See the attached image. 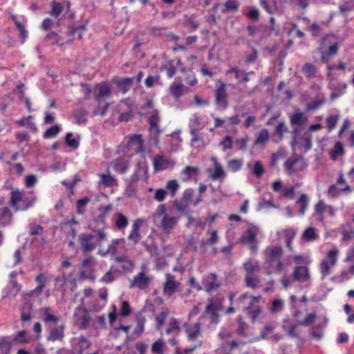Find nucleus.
Segmentation results:
<instances>
[{"label": "nucleus", "instance_id": "57", "mask_svg": "<svg viewBox=\"0 0 354 354\" xmlns=\"http://www.w3.org/2000/svg\"><path fill=\"white\" fill-rule=\"evenodd\" d=\"M60 130L61 129L57 124L52 126L44 132V138L46 139L54 138L58 134Z\"/></svg>", "mask_w": 354, "mask_h": 354}, {"label": "nucleus", "instance_id": "11", "mask_svg": "<svg viewBox=\"0 0 354 354\" xmlns=\"http://www.w3.org/2000/svg\"><path fill=\"white\" fill-rule=\"evenodd\" d=\"M150 283V278L143 272H139L133 277V281H131L130 288L137 287L140 290L147 288Z\"/></svg>", "mask_w": 354, "mask_h": 354}, {"label": "nucleus", "instance_id": "50", "mask_svg": "<svg viewBox=\"0 0 354 354\" xmlns=\"http://www.w3.org/2000/svg\"><path fill=\"white\" fill-rule=\"evenodd\" d=\"M302 238L304 240L306 241H311L317 238V234L315 232V229L314 227H308L303 232Z\"/></svg>", "mask_w": 354, "mask_h": 354}, {"label": "nucleus", "instance_id": "19", "mask_svg": "<svg viewBox=\"0 0 354 354\" xmlns=\"http://www.w3.org/2000/svg\"><path fill=\"white\" fill-rule=\"evenodd\" d=\"M112 206L111 205L101 207L99 209L100 214L96 216L89 224H93L99 226H104V223L107 214L111 211Z\"/></svg>", "mask_w": 354, "mask_h": 354}, {"label": "nucleus", "instance_id": "44", "mask_svg": "<svg viewBox=\"0 0 354 354\" xmlns=\"http://www.w3.org/2000/svg\"><path fill=\"white\" fill-rule=\"evenodd\" d=\"M210 177L214 180L225 178V173L221 165L216 164L213 172L210 174Z\"/></svg>", "mask_w": 354, "mask_h": 354}, {"label": "nucleus", "instance_id": "54", "mask_svg": "<svg viewBox=\"0 0 354 354\" xmlns=\"http://www.w3.org/2000/svg\"><path fill=\"white\" fill-rule=\"evenodd\" d=\"M167 316V311H163L160 315L156 316V327L158 330H160L162 329V326L164 325V323Z\"/></svg>", "mask_w": 354, "mask_h": 354}, {"label": "nucleus", "instance_id": "18", "mask_svg": "<svg viewBox=\"0 0 354 354\" xmlns=\"http://www.w3.org/2000/svg\"><path fill=\"white\" fill-rule=\"evenodd\" d=\"M89 229L93 232L94 236H96L97 240V245H101L102 242L107 240V234L105 232L104 226H99L93 224H89Z\"/></svg>", "mask_w": 354, "mask_h": 354}, {"label": "nucleus", "instance_id": "6", "mask_svg": "<svg viewBox=\"0 0 354 354\" xmlns=\"http://www.w3.org/2000/svg\"><path fill=\"white\" fill-rule=\"evenodd\" d=\"M283 166L287 174L291 176L297 171L304 170L307 167V164L302 156H297L293 158H288Z\"/></svg>", "mask_w": 354, "mask_h": 354}, {"label": "nucleus", "instance_id": "48", "mask_svg": "<svg viewBox=\"0 0 354 354\" xmlns=\"http://www.w3.org/2000/svg\"><path fill=\"white\" fill-rule=\"evenodd\" d=\"M113 311L109 314V321L110 324L112 325L115 330H118L120 328L123 329L124 331H127L128 330H129V326L120 325V326H115L113 325L117 320V315L115 313V307L114 306H113Z\"/></svg>", "mask_w": 354, "mask_h": 354}, {"label": "nucleus", "instance_id": "20", "mask_svg": "<svg viewBox=\"0 0 354 354\" xmlns=\"http://www.w3.org/2000/svg\"><path fill=\"white\" fill-rule=\"evenodd\" d=\"M74 317L77 324L80 325V329L85 330L90 319L88 313L83 309L78 308L74 314Z\"/></svg>", "mask_w": 354, "mask_h": 354}, {"label": "nucleus", "instance_id": "17", "mask_svg": "<svg viewBox=\"0 0 354 354\" xmlns=\"http://www.w3.org/2000/svg\"><path fill=\"white\" fill-rule=\"evenodd\" d=\"M100 178V183L106 187H112L118 185L117 178L111 174L109 168L106 170V173H101L98 174Z\"/></svg>", "mask_w": 354, "mask_h": 354}, {"label": "nucleus", "instance_id": "63", "mask_svg": "<svg viewBox=\"0 0 354 354\" xmlns=\"http://www.w3.org/2000/svg\"><path fill=\"white\" fill-rule=\"evenodd\" d=\"M288 131V129L284 122H279L275 127V133L279 136L281 140L283 139V133H287Z\"/></svg>", "mask_w": 354, "mask_h": 354}, {"label": "nucleus", "instance_id": "39", "mask_svg": "<svg viewBox=\"0 0 354 354\" xmlns=\"http://www.w3.org/2000/svg\"><path fill=\"white\" fill-rule=\"evenodd\" d=\"M75 122L77 124H84L87 121V112L83 109L76 110L73 113Z\"/></svg>", "mask_w": 354, "mask_h": 354}, {"label": "nucleus", "instance_id": "34", "mask_svg": "<svg viewBox=\"0 0 354 354\" xmlns=\"http://www.w3.org/2000/svg\"><path fill=\"white\" fill-rule=\"evenodd\" d=\"M218 310V304L213 302L209 303L205 308V312L210 315L212 322L215 324L218 323V322L219 315Z\"/></svg>", "mask_w": 354, "mask_h": 354}, {"label": "nucleus", "instance_id": "8", "mask_svg": "<svg viewBox=\"0 0 354 354\" xmlns=\"http://www.w3.org/2000/svg\"><path fill=\"white\" fill-rule=\"evenodd\" d=\"M179 219V216H171L168 214L164 215L158 226L163 232L169 234L177 225Z\"/></svg>", "mask_w": 354, "mask_h": 354}, {"label": "nucleus", "instance_id": "10", "mask_svg": "<svg viewBox=\"0 0 354 354\" xmlns=\"http://www.w3.org/2000/svg\"><path fill=\"white\" fill-rule=\"evenodd\" d=\"M51 10L48 14L55 18H57L60 14L64 11L68 12L71 8V3L68 1L56 2L53 1L51 2Z\"/></svg>", "mask_w": 354, "mask_h": 354}, {"label": "nucleus", "instance_id": "28", "mask_svg": "<svg viewBox=\"0 0 354 354\" xmlns=\"http://www.w3.org/2000/svg\"><path fill=\"white\" fill-rule=\"evenodd\" d=\"M32 310V304L29 301L24 302L21 308V319L24 324L29 322L31 319V313Z\"/></svg>", "mask_w": 354, "mask_h": 354}, {"label": "nucleus", "instance_id": "49", "mask_svg": "<svg viewBox=\"0 0 354 354\" xmlns=\"http://www.w3.org/2000/svg\"><path fill=\"white\" fill-rule=\"evenodd\" d=\"M240 6V3L237 0H227L224 3L225 9L223 10V12H227L229 11H237Z\"/></svg>", "mask_w": 354, "mask_h": 354}, {"label": "nucleus", "instance_id": "30", "mask_svg": "<svg viewBox=\"0 0 354 354\" xmlns=\"http://www.w3.org/2000/svg\"><path fill=\"white\" fill-rule=\"evenodd\" d=\"M133 80L134 77L120 78L115 81V84L123 93H126L130 90Z\"/></svg>", "mask_w": 354, "mask_h": 354}, {"label": "nucleus", "instance_id": "45", "mask_svg": "<svg viewBox=\"0 0 354 354\" xmlns=\"http://www.w3.org/2000/svg\"><path fill=\"white\" fill-rule=\"evenodd\" d=\"M302 71L306 77L310 78L315 77L317 73V68L314 64L308 62L303 66Z\"/></svg>", "mask_w": 354, "mask_h": 354}, {"label": "nucleus", "instance_id": "40", "mask_svg": "<svg viewBox=\"0 0 354 354\" xmlns=\"http://www.w3.org/2000/svg\"><path fill=\"white\" fill-rule=\"evenodd\" d=\"M179 187V184L176 180H169L166 183L165 190L169 194L171 198H174Z\"/></svg>", "mask_w": 354, "mask_h": 354}, {"label": "nucleus", "instance_id": "3", "mask_svg": "<svg viewBox=\"0 0 354 354\" xmlns=\"http://www.w3.org/2000/svg\"><path fill=\"white\" fill-rule=\"evenodd\" d=\"M215 104L218 110H225L228 106V95L226 85L221 80H218L214 91Z\"/></svg>", "mask_w": 354, "mask_h": 354}, {"label": "nucleus", "instance_id": "21", "mask_svg": "<svg viewBox=\"0 0 354 354\" xmlns=\"http://www.w3.org/2000/svg\"><path fill=\"white\" fill-rule=\"evenodd\" d=\"M124 239H115L111 241V243L108 246L106 250L99 249L98 254L103 257L109 254L115 255L118 250V245L120 243H124Z\"/></svg>", "mask_w": 354, "mask_h": 354}, {"label": "nucleus", "instance_id": "14", "mask_svg": "<svg viewBox=\"0 0 354 354\" xmlns=\"http://www.w3.org/2000/svg\"><path fill=\"white\" fill-rule=\"evenodd\" d=\"M143 223L144 220L142 218H138L133 221L132 230L128 236V239L131 241L134 245L137 244L141 239V235L139 232Z\"/></svg>", "mask_w": 354, "mask_h": 354}, {"label": "nucleus", "instance_id": "29", "mask_svg": "<svg viewBox=\"0 0 354 354\" xmlns=\"http://www.w3.org/2000/svg\"><path fill=\"white\" fill-rule=\"evenodd\" d=\"M289 116L290 123L292 126H301L306 124L308 121V118L302 112L295 111Z\"/></svg>", "mask_w": 354, "mask_h": 354}, {"label": "nucleus", "instance_id": "47", "mask_svg": "<svg viewBox=\"0 0 354 354\" xmlns=\"http://www.w3.org/2000/svg\"><path fill=\"white\" fill-rule=\"evenodd\" d=\"M208 233H209V232H208ZM210 234H211V236H210V237L209 239H207L205 241L203 240L201 241V248L205 249L207 245H214L216 243H217V241L218 240V236L217 231L216 230H214V231L210 232Z\"/></svg>", "mask_w": 354, "mask_h": 354}, {"label": "nucleus", "instance_id": "13", "mask_svg": "<svg viewBox=\"0 0 354 354\" xmlns=\"http://www.w3.org/2000/svg\"><path fill=\"white\" fill-rule=\"evenodd\" d=\"M189 133L192 136L190 144L194 148H203L205 146L203 133L196 128H191Z\"/></svg>", "mask_w": 354, "mask_h": 354}, {"label": "nucleus", "instance_id": "9", "mask_svg": "<svg viewBox=\"0 0 354 354\" xmlns=\"http://www.w3.org/2000/svg\"><path fill=\"white\" fill-rule=\"evenodd\" d=\"M120 175L125 174L130 167V160L124 158H118L110 162L109 168Z\"/></svg>", "mask_w": 354, "mask_h": 354}, {"label": "nucleus", "instance_id": "12", "mask_svg": "<svg viewBox=\"0 0 354 354\" xmlns=\"http://www.w3.org/2000/svg\"><path fill=\"white\" fill-rule=\"evenodd\" d=\"M94 238V235L93 234H82L80 236V242L81 248L83 252H88L93 251L97 243H92L91 240Z\"/></svg>", "mask_w": 354, "mask_h": 354}, {"label": "nucleus", "instance_id": "31", "mask_svg": "<svg viewBox=\"0 0 354 354\" xmlns=\"http://www.w3.org/2000/svg\"><path fill=\"white\" fill-rule=\"evenodd\" d=\"M12 214L8 207L0 208V227L11 223Z\"/></svg>", "mask_w": 354, "mask_h": 354}, {"label": "nucleus", "instance_id": "64", "mask_svg": "<svg viewBox=\"0 0 354 354\" xmlns=\"http://www.w3.org/2000/svg\"><path fill=\"white\" fill-rule=\"evenodd\" d=\"M265 171V169L263 167L262 164L260 161H257L253 167L252 173L254 176H256L257 178H260L262 176Z\"/></svg>", "mask_w": 354, "mask_h": 354}, {"label": "nucleus", "instance_id": "22", "mask_svg": "<svg viewBox=\"0 0 354 354\" xmlns=\"http://www.w3.org/2000/svg\"><path fill=\"white\" fill-rule=\"evenodd\" d=\"M175 277L171 274H166V281L164 283L163 291L165 294L171 296L177 288L179 283L174 280Z\"/></svg>", "mask_w": 354, "mask_h": 354}, {"label": "nucleus", "instance_id": "60", "mask_svg": "<svg viewBox=\"0 0 354 354\" xmlns=\"http://www.w3.org/2000/svg\"><path fill=\"white\" fill-rule=\"evenodd\" d=\"M136 322L137 326L134 332H142L144 330V324L145 322L144 315L140 313H138L136 317Z\"/></svg>", "mask_w": 354, "mask_h": 354}, {"label": "nucleus", "instance_id": "15", "mask_svg": "<svg viewBox=\"0 0 354 354\" xmlns=\"http://www.w3.org/2000/svg\"><path fill=\"white\" fill-rule=\"evenodd\" d=\"M230 73L234 74L235 80L239 84L247 83L250 80V77H248L247 71L237 66L231 67L226 71L227 75Z\"/></svg>", "mask_w": 354, "mask_h": 354}, {"label": "nucleus", "instance_id": "55", "mask_svg": "<svg viewBox=\"0 0 354 354\" xmlns=\"http://www.w3.org/2000/svg\"><path fill=\"white\" fill-rule=\"evenodd\" d=\"M160 70L165 71L167 75L169 78H171L174 76L176 72V68L174 64L173 61H169L168 62V65L163 66L160 68Z\"/></svg>", "mask_w": 354, "mask_h": 354}, {"label": "nucleus", "instance_id": "5", "mask_svg": "<svg viewBox=\"0 0 354 354\" xmlns=\"http://www.w3.org/2000/svg\"><path fill=\"white\" fill-rule=\"evenodd\" d=\"M201 283L203 288L208 293L218 290L222 286L221 281L214 272L205 274L202 278Z\"/></svg>", "mask_w": 354, "mask_h": 354}, {"label": "nucleus", "instance_id": "33", "mask_svg": "<svg viewBox=\"0 0 354 354\" xmlns=\"http://www.w3.org/2000/svg\"><path fill=\"white\" fill-rule=\"evenodd\" d=\"M270 138V134L267 129H262L256 135V139L254 145H261L265 147L266 143Z\"/></svg>", "mask_w": 354, "mask_h": 354}, {"label": "nucleus", "instance_id": "41", "mask_svg": "<svg viewBox=\"0 0 354 354\" xmlns=\"http://www.w3.org/2000/svg\"><path fill=\"white\" fill-rule=\"evenodd\" d=\"M129 145L135 147L138 151H140L143 147V140L140 134H135L129 137Z\"/></svg>", "mask_w": 354, "mask_h": 354}, {"label": "nucleus", "instance_id": "56", "mask_svg": "<svg viewBox=\"0 0 354 354\" xmlns=\"http://www.w3.org/2000/svg\"><path fill=\"white\" fill-rule=\"evenodd\" d=\"M243 164L242 160L233 159L228 162L227 166L232 172H236L241 169Z\"/></svg>", "mask_w": 354, "mask_h": 354}, {"label": "nucleus", "instance_id": "36", "mask_svg": "<svg viewBox=\"0 0 354 354\" xmlns=\"http://www.w3.org/2000/svg\"><path fill=\"white\" fill-rule=\"evenodd\" d=\"M169 91L172 96L178 98L187 91V88L181 83L173 84L170 86Z\"/></svg>", "mask_w": 354, "mask_h": 354}, {"label": "nucleus", "instance_id": "62", "mask_svg": "<svg viewBox=\"0 0 354 354\" xmlns=\"http://www.w3.org/2000/svg\"><path fill=\"white\" fill-rule=\"evenodd\" d=\"M185 80L186 83L188 84L191 86H195L198 82L194 73L191 69L189 70L188 71H187V74L185 77Z\"/></svg>", "mask_w": 354, "mask_h": 354}, {"label": "nucleus", "instance_id": "61", "mask_svg": "<svg viewBox=\"0 0 354 354\" xmlns=\"http://www.w3.org/2000/svg\"><path fill=\"white\" fill-rule=\"evenodd\" d=\"M141 170L142 169L140 167V164H137L133 174L130 176L129 179H127V181L133 183H136V182H138L140 178Z\"/></svg>", "mask_w": 354, "mask_h": 354}, {"label": "nucleus", "instance_id": "38", "mask_svg": "<svg viewBox=\"0 0 354 354\" xmlns=\"http://www.w3.org/2000/svg\"><path fill=\"white\" fill-rule=\"evenodd\" d=\"M153 167L156 170H164L168 167L169 162L162 156H157L153 160Z\"/></svg>", "mask_w": 354, "mask_h": 354}, {"label": "nucleus", "instance_id": "25", "mask_svg": "<svg viewBox=\"0 0 354 354\" xmlns=\"http://www.w3.org/2000/svg\"><path fill=\"white\" fill-rule=\"evenodd\" d=\"M267 259H270L272 261H281L283 254L282 248L280 246H274L267 248L266 251Z\"/></svg>", "mask_w": 354, "mask_h": 354}, {"label": "nucleus", "instance_id": "53", "mask_svg": "<svg viewBox=\"0 0 354 354\" xmlns=\"http://www.w3.org/2000/svg\"><path fill=\"white\" fill-rule=\"evenodd\" d=\"M297 204L300 206V214L304 215L308 205V198L307 196L304 194H301L299 200L297 201Z\"/></svg>", "mask_w": 354, "mask_h": 354}, {"label": "nucleus", "instance_id": "4", "mask_svg": "<svg viewBox=\"0 0 354 354\" xmlns=\"http://www.w3.org/2000/svg\"><path fill=\"white\" fill-rule=\"evenodd\" d=\"M338 255L339 250L334 248L328 252L326 259L322 261L319 269L322 275V279L325 278L330 274V268L334 266L337 263Z\"/></svg>", "mask_w": 354, "mask_h": 354}, {"label": "nucleus", "instance_id": "42", "mask_svg": "<svg viewBox=\"0 0 354 354\" xmlns=\"http://www.w3.org/2000/svg\"><path fill=\"white\" fill-rule=\"evenodd\" d=\"M115 226L119 230L124 229L129 224L128 218L122 213L118 212L115 214Z\"/></svg>", "mask_w": 354, "mask_h": 354}, {"label": "nucleus", "instance_id": "43", "mask_svg": "<svg viewBox=\"0 0 354 354\" xmlns=\"http://www.w3.org/2000/svg\"><path fill=\"white\" fill-rule=\"evenodd\" d=\"M12 348V343L10 338L6 336L0 337V349L4 354H9Z\"/></svg>", "mask_w": 354, "mask_h": 354}, {"label": "nucleus", "instance_id": "32", "mask_svg": "<svg viewBox=\"0 0 354 354\" xmlns=\"http://www.w3.org/2000/svg\"><path fill=\"white\" fill-rule=\"evenodd\" d=\"M149 124L150 127V129L151 131H155L156 133L159 134L160 133V129L158 127V123L160 122V117L158 111L154 109L149 118Z\"/></svg>", "mask_w": 354, "mask_h": 354}, {"label": "nucleus", "instance_id": "7", "mask_svg": "<svg viewBox=\"0 0 354 354\" xmlns=\"http://www.w3.org/2000/svg\"><path fill=\"white\" fill-rule=\"evenodd\" d=\"M314 322L316 323L317 329H323L328 324V319L325 317L317 316L315 313H310L307 315L304 319L300 321L299 324L301 326H308Z\"/></svg>", "mask_w": 354, "mask_h": 354}, {"label": "nucleus", "instance_id": "16", "mask_svg": "<svg viewBox=\"0 0 354 354\" xmlns=\"http://www.w3.org/2000/svg\"><path fill=\"white\" fill-rule=\"evenodd\" d=\"M323 42L324 44H330L327 53L330 55L331 57L335 55L337 53L339 44L337 42V37L333 34L326 35L323 38Z\"/></svg>", "mask_w": 354, "mask_h": 354}, {"label": "nucleus", "instance_id": "59", "mask_svg": "<svg viewBox=\"0 0 354 354\" xmlns=\"http://www.w3.org/2000/svg\"><path fill=\"white\" fill-rule=\"evenodd\" d=\"M327 207L328 205L325 204L323 201H319L315 206V211L319 214L321 221L324 218L323 214L326 211Z\"/></svg>", "mask_w": 354, "mask_h": 354}, {"label": "nucleus", "instance_id": "2", "mask_svg": "<svg viewBox=\"0 0 354 354\" xmlns=\"http://www.w3.org/2000/svg\"><path fill=\"white\" fill-rule=\"evenodd\" d=\"M40 311L42 313L41 319L49 332L64 331L65 329L64 322L61 317L53 315L51 308L46 307L41 308Z\"/></svg>", "mask_w": 354, "mask_h": 354}, {"label": "nucleus", "instance_id": "52", "mask_svg": "<svg viewBox=\"0 0 354 354\" xmlns=\"http://www.w3.org/2000/svg\"><path fill=\"white\" fill-rule=\"evenodd\" d=\"M29 235L30 236H36V235H41L44 233V228L40 225H38L35 223H31L28 225Z\"/></svg>", "mask_w": 354, "mask_h": 354}, {"label": "nucleus", "instance_id": "23", "mask_svg": "<svg viewBox=\"0 0 354 354\" xmlns=\"http://www.w3.org/2000/svg\"><path fill=\"white\" fill-rule=\"evenodd\" d=\"M292 277L295 281L304 282L307 281L310 277L309 270L306 266H297L295 268Z\"/></svg>", "mask_w": 354, "mask_h": 354}, {"label": "nucleus", "instance_id": "46", "mask_svg": "<svg viewBox=\"0 0 354 354\" xmlns=\"http://www.w3.org/2000/svg\"><path fill=\"white\" fill-rule=\"evenodd\" d=\"M243 268L247 274L251 275L252 273L259 272L260 270L259 264L257 261H250L243 264Z\"/></svg>", "mask_w": 354, "mask_h": 354}, {"label": "nucleus", "instance_id": "26", "mask_svg": "<svg viewBox=\"0 0 354 354\" xmlns=\"http://www.w3.org/2000/svg\"><path fill=\"white\" fill-rule=\"evenodd\" d=\"M265 268L268 274H272L276 272H281L283 270V263L281 261H272L270 259H266Z\"/></svg>", "mask_w": 354, "mask_h": 354}, {"label": "nucleus", "instance_id": "24", "mask_svg": "<svg viewBox=\"0 0 354 354\" xmlns=\"http://www.w3.org/2000/svg\"><path fill=\"white\" fill-rule=\"evenodd\" d=\"M98 93L95 95V100L100 102L102 100L109 98L111 92L109 84L106 82L100 83L97 86Z\"/></svg>", "mask_w": 354, "mask_h": 354}, {"label": "nucleus", "instance_id": "58", "mask_svg": "<svg viewBox=\"0 0 354 354\" xmlns=\"http://www.w3.org/2000/svg\"><path fill=\"white\" fill-rule=\"evenodd\" d=\"M256 237V232L253 228L249 227L247 230V234L242 236L241 241L245 243H251Z\"/></svg>", "mask_w": 354, "mask_h": 354}, {"label": "nucleus", "instance_id": "35", "mask_svg": "<svg viewBox=\"0 0 354 354\" xmlns=\"http://www.w3.org/2000/svg\"><path fill=\"white\" fill-rule=\"evenodd\" d=\"M340 192H351V187L346 185L344 187L338 188L336 185H331L328 189L327 194L330 198H335L339 195Z\"/></svg>", "mask_w": 354, "mask_h": 354}, {"label": "nucleus", "instance_id": "1", "mask_svg": "<svg viewBox=\"0 0 354 354\" xmlns=\"http://www.w3.org/2000/svg\"><path fill=\"white\" fill-rule=\"evenodd\" d=\"M35 200L36 196L32 192L24 193L17 189L13 190L10 194L9 205L15 212L26 211L34 205Z\"/></svg>", "mask_w": 354, "mask_h": 354}, {"label": "nucleus", "instance_id": "37", "mask_svg": "<svg viewBox=\"0 0 354 354\" xmlns=\"http://www.w3.org/2000/svg\"><path fill=\"white\" fill-rule=\"evenodd\" d=\"M325 102L326 100L323 95H317L312 102L307 104L306 110L315 111L320 108Z\"/></svg>", "mask_w": 354, "mask_h": 354}, {"label": "nucleus", "instance_id": "51", "mask_svg": "<svg viewBox=\"0 0 354 354\" xmlns=\"http://www.w3.org/2000/svg\"><path fill=\"white\" fill-rule=\"evenodd\" d=\"M344 153L343 145L341 142H335L334 145V148L333 151H331V159L332 160H336L337 156H342Z\"/></svg>", "mask_w": 354, "mask_h": 354}, {"label": "nucleus", "instance_id": "27", "mask_svg": "<svg viewBox=\"0 0 354 354\" xmlns=\"http://www.w3.org/2000/svg\"><path fill=\"white\" fill-rule=\"evenodd\" d=\"M44 42L47 45L57 44L59 46H62L65 44V41L59 36V35L55 32L48 33L44 39ZM69 40L66 41V43H68Z\"/></svg>", "mask_w": 354, "mask_h": 354}]
</instances>
